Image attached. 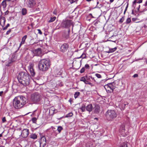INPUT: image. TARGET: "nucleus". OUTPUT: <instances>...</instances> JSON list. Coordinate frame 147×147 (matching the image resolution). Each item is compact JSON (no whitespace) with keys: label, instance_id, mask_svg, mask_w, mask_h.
I'll list each match as a JSON object with an SVG mask.
<instances>
[{"label":"nucleus","instance_id":"f257e3e1","mask_svg":"<svg viewBox=\"0 0 147 147\" xmlns=\"http://www.w3.org/2000/svg\"><path fill=\"white\" fill-rule=\"evenodd\" d=\"M30 78V76L27 71L21 72L18 74L17 76L19 82L25 86L29 85Z\"/></svg>","mask_w":147,"mask_h":147},{"label":"nucleus","instance_id":"f03ea898","mask_svg":"<svg viewBox=\"0 0 147 147\" xmlns=\"http://www.w3.org/2000/svg\"><path fill=\"white\" fill-rule=\"evenodd\" d=\"M26 98L22 96L16 97L13 100V107L16 109L22 107L26 103Z\"/></svg>","mask_w":147,"mask_h":147},{"label":"nucleus","instance_id":"7ed1b4c3","mask_svg":"<svg viewBox=\"0 0 147 147\" xmlns=\"http://www.w3.org/2000/svg\"><path fill=\"white\" fill-rule=\"evenodd\" d=\"M38 67L40 70L42 71L47 70L50 67L49 60L46 59L41 60L39 62Z\"/></svg>","mask_w":147,"mask_h":147},{"label":"nucleus","instance_id":"20e7f679","mask_svg":"<svg viewBox=\"0 0 147 147\" xmlns=\"http://www.w3.org/2000/svg\"><path fill=\"white\" fill-rule=\"evenodd\" d=\"M105 116L108 120L112 121L116 117L117 114L113 110H108L106 113Z\"/></svg>","mask_w":147,"mask_h":147},{"label":"nucleus","instance_id":"39448f33","mask_svg":"<svg viewBox=\"0 0 147 147\" xmlns=\"http://www.w3.org/2000/svg\"><path fill=\"white\" fill-rule=\"evenodd\" d=\"M41 99V96L38 93L36 92L31 95V100L34 103H38Z\"/></svg>","mask_w":147,"mask_h":147},{"label":"nucleus","instance_id":"423d86ee","mask_svg":"<svg viewBox=\"0 0 147 147\" xmlns=\"http://www.w3.org/2000/svg\"><path fill=\"white\" fill-rule=\"evenodd\" d=\"M72 25V22L71 20H63L61 23V26L63 27L68 28Z\"/></svg>","mask_w":147,"mask_h":147},{"label":"nucleus","instance_id":"0eeeda50","mask_svg":"<svg viewBox=\"0 0 147 147\" xmlns=\"http://www.w3.org/2000/svg\"><path fill=\"white\" fill-rule=\"evenodd\" d=\"M115 84L114 83H109L107 85H105L104 86L105 88H109L110 90L109 89H107V91L109 93H112L113 92V90L115 88Z\"/></svg>","mask_w":147,"mask_h":147},{"label":"nucleus","instance_id":"6e6552de","mask_svg":"<svg viewBox=\"0 0 147 147\" xmlns=\"http://www.w3.org/2000/svg\"><path fill=\"white\" fill-rule=\"evenodd\" d=\"M69 48V45L67 43H64L60 47V51L65 53L67 51Z\"/></svg>","mask_w":147,"mask_h":147},{"label":"nucleus","instance_id":"1a4fd4ad","mask_svg":"<svg viewBox=\"0 0 147 147\" xmlns=\"http://www.w3.org/2000/svg\"><path fill=\"white\" fill-rule=\"evenodd\" d=\"M36 0H26V3L27 6L29 8H32L36 4Z\"/></svg>","mask_w":147,"mask_h":147},{"label":"nucleus","instance_id":"9d476101","mask_svg":"<svg viewBox=\"0 0 147 147\" xmlns=\"http://www.w3.org/2000/svg\"><path fill=\"white\" fill-rule=\"evenodd\" d=\"M46 140L45 136L42 137L40 140V147H44L46 146Z\"/></svg>","mask_w":147,"mask_h":147},{"label":"nucleus","instance_id":"9b49d317","mask_svg":"<svg viewBox=\"0 0 147 147\" xmlns=\"http://www.w3.org/2000/svg\"><path fill=\"white\" fill-rule=\"evenodd\" d=\"M28 69L29 70L31 76L33 77L34 76L35 73L33 69V65L32 63L30 64L29 66L28 67Z\"/></svg>","mask_w":147,"mask_h":147},{"label":"nucleus","instance_id":"f8f14e48","mask_svg":"<svg viewBox=\"0 0 147 147\" xmlns=\"http://www.w3.org/2000/svg\"><path fill=\"white\" fill-rule=\"evenodd\" d=\"M29 134V129H24L22 130L21 135L23 138H26L28 136Z\"/></svg>","mask_w":147,"mask_h":147},{"label":"nucleus","instance_id":"ddd939ff","mask_svg":"<svg viewBox=\"0 0 147 147\" xmlns=\"http://www.w3.org/2000/svg\"><path fill=\"white\" fill-rule=\"evenodd\" d=\"M15 56H12V58L11 59L9 60L6 63V65L7 66H10L11 64L14 62L16 59H14Z\"/></svg>","mask_w":147,"mask_h":147},{"label":"nucleus","instance_id":"4468645a","mask_svg":"<svg viewBox=\"0 0 147 147\" xmlns=\"http://www.w3.org/2000/svg\"><path fill=\"white\" fill-rule=\"evenodd\" d=\"M6 20L5 18L2 16L0 18V24L2 27H3L5 25Z\"/></svg>","mask_w":147,"mask_h":147},{"label":"nucleus","instance_id":"2eb2a0df","mask_svg":"<svg viewBox=\"0 0 147 147\" xmlns=\"http://www.w3.org/2000/svg\"><path fill=\"white\" fill-rule=\"evenodd\" d=\"M70 30L69 29L67 32H65L62 34L63 37L66 39H68L69 37Z\"/></svg>","mask_w":147,"mask_h":147},{"label":"nucleus","instance_id":"dca6fc26","mask_svg":"<svg viewBox=\"0 0 147 147\" xmlns=\"http://www.w3.org/2000/svg\"><path fill=\"white\" fill-rule=\"evenodd\" d=\"M86 110L89 113L93 110V106L92 104H89L86 107Z\"/></svg>","mask_w":147,"mask_h":147},{"label":"nucleus","instance_id":"f3484780","mask_svg":"<svg viewBox=\"0 0 147 147\" xmlns=\"http://www.w3.org/2000/svg\"><path fill=\"white\" fill-rule=\"evenodd\" d=\"M7 1V0H3L1 5H0V6H1V7H2L3 8L4 10L5 9V8H6L7 5V4L6 3V1Z\"/></svg>","mask_w":147,"mask_h":147},{"label":"nucleus","instance_id":"a211bd4d","mask_svg":"<svg viewBox=\"0 0 147 147\" xmlns=\"http://www.w3.org/2000/svg\"><path fill=\"white\" fill-rule=\"evenodd\" d=\"M100 111V107L97 105H95V106L94 112L95 113H98Z\"/></svg>","mask_w":147,"mask_h":147},{"label":"nucleus","instance_id":"6ab92c4d","mask_svg":"<svg viewBox=\"0 0 147 147\" xmlns=\"http://www.w3.org/2000/svg\"><path fill=\"white\" fill-rule=\"evenodd\" d=\"M27 36L26 35L24 36L22 38V40L21 43L20 44V45L19 48L22 45H23L24 43L25 40H26V39L27 38Z\"/></svg>","mask_w":147,"mask_h":147},{"label":"nucleus","instance_id":"aec40b11","mask_svg":"<svg viewBox=\"0 0 147 147\" xmlns=\"http://www.w3.org/2000/svg\"><path fill=\"white\" fill-rule=\"evenodd\" d=\"M35 53L38 56H40L42 53V51L40 48H38L35 50Z\"/></svg>","mask_w":147,"mask_h":147},{"label":"nucleus","instance_id":"412c9836","mask_svg":"<svg viewBox=\"0 0 147 147\" xmlns=\"http://www.w3.org/2000/svg\"><path fill=\"white\" fill-rule=\"evenodd\" d=\"M117 47H115L113 48H110L109 50L107 52L108 53H113L117 49Z\"/></svg>","mask_w":147,"mask_h":147},{"label":"nucleus","instance_id":"4be33fe9","mask_svg":"<svg viewBox=\"0 0 147 147\" xmlns=\"http://www.w3.org/2000/svg\"><path fill=\"white\" fill-rule=\"evenodd\" d=\"M80 109L81 110L82 112L85 111L86 109L85 105L84 104H82Z\"/></svg>","mask_w":147,"mask_h":147},{"label":"nucleus","instance_id":"5701e85b","mask_svg":"<svg viewBox=\"0 0 147 147\" xmlns=\"http://www.w3.org/2000/svg\"><path fill=\"white\" fill-rule=\"evenodd\" d=\"M37 136L35 134H32L30 135V138L33 139H35L37 138Z\"/></svg>","mask_w":147,"mask_h":147},{"label":"nucleus","instance_id":"b1692460","mask_svg":"<svg viewBox=\"0 0 147 147\" xmlns=\"http://www.w3.org/2000/svg\"><path fill=\"white\" fill-rule=\"evenodd\" d=\"M27 12V10L26 8H24L22 9V13L23 15L24 16L26 14Z\"/></svg>","mask_w":147,"mask_h":147},{"label":"nucleus","instance_id":"393cba45","mask_svg":"<svg viewBox=\"0 0 147 147\" xmlns=\"http://www.w3.org/2000/svg\"><path fill=\"white\" fill-rule=\"evenodd\" d=\"M80 81L83 82L85 83H86V82H87V81L86 80V76H83L81 77L80 78Z\"/></svg>","mask_w":147,"mask_h":147},{"label":"nucleus","instance_id":"a878e982","mask_svg":"<svg viewBox=\"0 0 147 147\" xmlns=\"http://www.w3.org/2000/svg\"><path fill=\"white\" fill-rule=\"evenodd\" d=\"M63 129V128L61 126H59L57 127V130L58 131L59 133H60Z\"/></svg>","mask_w":147,"mask_h":147},{"label":"nucleus","instance_id":"bb28decb","mask_svg":"<svg viewBox=\"0 0 147 147\" xmlns=\"http://www.w3.org/2000/svg\"><path fill=\"white\" fill-rule=\"evenodd\" d=\"M80 93L79 92H76L74 94V98H76L80 95Z\"/></svg>","mask_w":147,"mask_h":147},{"label":"nucleus","instance_id":"cd10ccee","mask_svg":"<svg viewBox=\"0 0 147 147\" xmlns=\"http://www.w3.org/2000/svg\"><path fill=\"white\" fill-rule=\"evenodd\" d=\"M56 19L55 17H51L50 18V20H49V22H52L54 21Z\"/></svg>","mask_w":147,"mask_h":147},{"label":"nucleus","instance_id":"c85d7f7f","mask_svg":"<svg viewBox=\"0 0 147 147\" xmlns=\"http://www.w3.org/2000/svg\"><path fill=\"white\" fill-rule=\"evenodd\" d=\"M73 115V114L72 113H68L66 115V116H65L66 117H71Z\"/></svg>","mask_w":147,"mask_h":147},{"label":"nucleus","instance_id":"c756f323","mask_svg":"<svg viewBox=\"0 0 147 147\" xmlns=\"http://www.w3.org/2000/svg\"><path fill=\"white\" fill-rule=\"evenodd\" d=\"M37 119L36 117H34L32 119V121L33 123H36V121Z\"/></svg>","mask_w":147,"mask_h":147},{"label":"nucleus","instance_id":"7c9ffc66","mask_svg":"<svg viewBox=\"0 0 147 147\" xmlns=\"http://www.w3.org/2000/svg\"><path fill=\"white\" fill-rule=\"evenodd\" d=\"M10 24H7L6 26L3 28V30H6L7 28L9 26Z\"/></svg>","mask_w":147,"mask_h":147},{"label":"nucleus","instance_id":"2f4dec72","mask_svg":"<svg viewBox=\"0 0 147 147\" xmlns=\"http://www.w3.org/2000/svg\"><path fill=\"white\" fill-rule=\"evenodd\" d=\"M85 71V68L84 67H82L80 71V73H83Z\"/></svg>","mask_w":147,"mask_h":147},{"label":"nucleus","instance_id":"473e14b6","mask_svg":"<svg viewBox=\"0 0 147 147\" xmlns=\"http://www.w3.org/2000/svg\"><path fill=\"white\" fill-rule=\"evenodd\" d=\"M121 147H127V145L126 143H123L121 146Z\"/></svg>","mask_w":147,"mask_h":147},{"label":"nucleus","instance_id":"72a5a7b5","mask_svg":"<svg viewBox=\"0 0 147 147\" xmlns=\"http://www.w3.org/2000/svg\"><path fill=\"white\" fill-rule=\"evenodd\" d=\"M124 20V17H122L121 19H120L119 20V22L121 23H122Z\"/></svg>","mask_w":147,"mask_h":147},{"label":"nucleus","instance_id":"f704fd0d","mask_svg":"<svg viewBox=\"0 0 147 147\" xmlns=\"http://www.w3.org/2000/svg\"><path fill=\"white\" fill-rule=\"evenodd\" d=\"M95 76L98 78H101V75L98 74H96Z\"/></svg>","mask_w":147,"mask_h":147},{"label":"nucleus","instance_id":"c9c22d12","mask_svg":"<svg viewBox=\"0 0 147 147\" xmlns=\"http://www.w3.org/2000/svg\"><path fill=\"white\" fill-rule=\"evenodd\" d=\"M84 67L86 69H90V67L88 64H86L85 65Z\"/></svg>","mask_w":147,"mask_h":147},{"label":"nucleus","instance_id":"e433bc0d","mask_svg":"<svg viewBox=\"0 0 147 147\" xmlns=\"http://www.w3.org/2000/svg\"><path fill=\"white\" fill-rule=\"evenodd\" d=\"M86 57V55L85 54L83 53L82 55L79 58H80L81 57L82 58H84Z\"/></svg>","mask_w":147,"mask_h":147},{"label":"nucleus","instance_id":"4c0bfd02","mask_svg":"<svg viewBox=\"0 0 147 147\" xmlns=\"http://www.w3.org/2000/svg\"><path fill=\"white\" fill-rule=\"evenodd\" d=\"M131 21V19L130 18H128L126 20V23L127 24L129 23Z\"/></svg>","mask_w":147,"mask_h":147},{"label":"nucleus","instance_id":"58836bf2","mask_svg":"<svg viewBox=\"0 0 147 147\" xmlns=\"http://www.w3.org/2000/svg\"><path fill=\"white\" fill-rule=\"evenodd\" d=\"M86 79H87V80H90V78H91V76H86Z\"/></svg>","mask_w":147,"mask_h":147},{"label":"nucleus","instance_id":"ea45409f","mask_svg":"<svg viewBox=\"0 0 147 147\" xmlns=\"http://www.w3.org/2000/svg\"><path fill=\"white\" fill-rule=\"evenodd\" d=\"M99 2L98 1L97 2V4L96 7H98V8H100L102 6V5L100 4V5H99L98 6V4H99Z\"/></svg>","mask_w":147,"mask_h":147},{"label":"nucleus","instance_id":"a19ab883","mask_svg":"<svg viewBox=\"0 0 147 147\" xmlns=\"http://www.w3.org/2000/svg\"><path fill=\"white\" fill-rule=\"evenodd\" d=\"M77 0H69V1L71 3H72L74 2L77 1Z\"/></svg>","mask_w":147,"mask_h":147},{"label":"nucleus","instance_id":"79ce46f5","mask_svg":"<svg viewBox=\"0 0 147 147\" xmlns=\"http://www.w3.org/2000/svg\"><path fill=\"white\" fill-rule=\"evenodd\" d=\"M11 31V29H9L6 32V34L8 35Z\"/></svg>","mask_w":147,"mask_h":147},{"label":"nucleus","instance_id":"37998d69","mask_svg":"<svg viewBox=\"0 0 147 147\" xmlns=\"http://www.w3.org/2000/svg\"><path fill=\"white\" fill-rule=\"evenodd\" d=\"M2 121L3 123H4L6 121V118L5 117H4L2 119Z\"/></svg>","mask_w":147,"mask_h":147},{"label":"nucleus","instance_id":"c03bdc74","mask_svg":"<svg viewBox=\"0 0 147 147\" xmlns=\"http://www.w3.org/2000/svg\"><path fill=\"white\" fill-rule=\"evenodd\" d=\"M88 17H89L91 18H94V17L92 16V14L91 13H90L88 15Z\"/></svg>","mask_w":147,"mask_h":147},{"label":"nucleus","instance_id":"a18cd8bd","mask_svg":"<svg viewBox=\"0 0 147 147\" xmlns=\"http://www.w3.org/2000/svg\"><path fill=\"white\" fill-rule=\"evenodd\" d=\"M38 31V33L40 34L41 35L42 34V33L40 30L39 29H38L37 30Z\"/></svg>","mask_w":147,"mask_h":147},{"label":"nucleus","instance_id":"49530a36","mask_svg":"<svg viewBox=\"0 0 147 147\" xmlns=\"http://www.w3.org/2000/svg\"><path fill=\"white\" fill-rule=\"evenodd\" d=\"M86 83H85V84H88L89 85H91V86H92L93 85L90 82L87 81V82H86Z\"/></svg>","mask_w":147,"mask_h":147},{"label":"nucleus","instance_id":"de8ad7c7","mask_svg":"<svg viewBox=\"0 0 147 147\" xmlns=\"http://www.w3.org/2000/svg\"><path fill=\"white\" fill-rule=\"evenodd\" d=\"M53 13L54 14H55V15L57 14V11L56 9L54 10L53 11Z\"/></svg>","mask_w":147,"mask_h":147},{"label":"nucleus","instance_id":"09e8293b","mask_svg":"<svg viewBox=\"0 0 147 147\" xmlns=\"http://www.w3.org/2000/svg\"><path fill=\"white\" fill-rule=\"evenodd\" d=\"M138 74H134L133 76V77H134V78H137V77H138Z\"/></svg>","mask_w":147,"mask_h":147},{"label":"nucleus","instance_id":"8fccbe9b","mask_svg":"<svg viewBox=\"0 0 147 147\" xmlns=\"http://www.w3.org/2000/svg\"><path fill=\"white\" fill-rule=\"evenodd\" d=\"M137 19L136 18H132V21L134 22L136 21Z\"/></svg>","mask_w":147,"mask_h":147},{"label":"nucleus","instance_id":"3c124183","mask_svg":"<svg viewBox=\"0 0 147 147\" xmlns=\"http://www.w3.org/2000/svg\"><path fill=\"white\" fill-rule=\"evenodd\" d=\"M3 91H1L0 92V96H2L3 94Z\"/></svg>","mask_w":147,"mask_h":147},{"label":"nucleus","instance_id":"603ef678","mask_svg":"<svg viewBox=\"0 0 147 147\" xmlns=\"http://www.w3.org/2000/svg\"><path fill=\"white\" fill-rule=\"evenodd\" d=\"M9 11L8 10L5 13V15H7L9 13Z\"/></svg>","mask_w":147,"mask_h":147},{"label":"nucleus","instance_id":"864d4df0","mask_svg":"<svg viewBox=\"0 0 147 147\" xmlns=\"http://www.w3.org/2000/svg\"><path fill=\"white\" fill-rule=\"evenodd\" d=\"M142 0H139L138 1L137 3H142Z\"/></svg>","mask_w":147,"mask_h":147},{"label":"nucleus","instance_id":"5fc2aeb1","mask_svg":"<svg viewBox=\"0 0 147 147\" xmlns=\"http://www.w3.org/2000/svg\"><path fill=\"white\" fill-rule=\"evenodd\" d=\"M72 101V100L71 98H70L69 100V102L71 103V102Z\"/></svg>","mask_w":147,"mask_h":147},{"label":"nucleus","instance_id":"6e6d98bb","mask_svg":"<svg viewBox=\"0 0 147 147\" xmlns=\"http://www.w3.org/2000/svg\"><path fill=\"white\" fill-rule=\"evenodd\" d=\"M91 78L93 80H94V81H95V80L94 79V77H92V76H91Z\"/></svg>","mask_w":147,"mask_h":147},{"label":"nucleus","instance_id":"4d7b16f0","mask_svg":"<svg viewBox=\"0 0 147 147\" xmlns=\"http://www.w3.org/2000/svg\"><path fill=\"white\" fill-rule=\"evenodd\" d=\"M147 10V8H144L142 11V12L146 11Z\"/></svg>","mask_w":147,"mask_h":147},{"label":"nucleus","instance_id":"13d9d810","mask_svg":"<svg viewBox=\"0 0 147 147\" xmlns=\"http://www.w3.org/2000/svg\"><path fill=\"white\" fill-rule=\"evenodd\" d=\"M147 5V0L146 1V2L145 3V4L144 5V6H146Z\"/></svg>","mask_w":147,"mask_h":147},{"label":"nucleus","instance_id":"bf43d9fd","mask_svg":"<svg viewBox=\"0 0 147 147\" xmlns=\"http://www.w3.org/2000/svg\"><path fill=\"white\" fill-rule=\"evenodd\" d=\"M136 0H135L134 2H133V5L134 4H135L136 3Z\"/></svg>","mask_w":147,"mask_h":147},{"label":"nucleus","instance_id":"052dcab7","mask_svg":"<svg viewBox=\"0 0 147 147\" xmlns=\"http://www.w3.org/2000/svg\"><path fill=\"white\" fill-rule=\"evenodd\" d=\"M140 5H139L138 7V11H139V9H140Z\"/></svg>","mask_w":147,"mask_h":147},{"label":"nucleus","instance_id":"680f3d73","mask_svg":"<svg viewBox=\"0 0 147 147\" xmlns=\"http://www.w3.org/2000/svg\"><path fill=\"white\" fill-rule=\"evenodd\" d=\"M113 36H114V35L112 36L111 37H110L109 38V39H112V37H113Z\"/></svg>","mask_w":147,"mask_h":147},{"label":"nucleus","instance_id":"e2e57ef3","mask_svg":"<svg viewBox=\"0 0 147 147\" xmlns=\"http://www.w3.org/2000/svg\"><path fill=\"white\" fill-rule=\"evenodd\" d=\"M105 88L106 89L107 92H108V91H107V89L106 88ZM108 89H109V90H110V89L109 88H108Z\"/></svg>","mask_w":147,"mask_h":147},{"label":"nucleus","instance_id":"0e129e2a","mask_svg":"<svg viewBox=\"0 0 147 147\" xmlns=\"http://www.w3.org/2000/svg\"><path fill=\"white\" fill-rule=\"evenodd\" d=\"M114 0H110V2L111 3H112L113 1Z\"/></svg>","mask_w":147,"mask_h":147},{"label":"nucleus","instance_id":"69168bd1","mask_svg":"<svg viewBox=\"0 0 147 147\" xmlns=\"http://www.w3.org/2000/svg\"><path fill=\"white\" fill-rule=\"evenodd\" d=\"M131 14H134V10H132Z\"/></svg>","mask_w":147,"mask_h":147},{"label":"nucleus","instance_id":"338daca9","mask_svg":"<svg viewBox=\"0 0 147 147\" xmlns=\"http://www.w3.org/2000/svg\"><path fill=\"white\" fill-rule=\"evenodd\" d=\"M92 0H86V1H91Z\"/></svg>","mask_w":147,"mask_h":147},{"label":"nucleus","instance_id":"774afa93","mask_svg":"<svg viewBox=\"0 0 147 147\" xmlns=\"http://www.w3.org/2000/svg\"><path fill=\"white\" fill-rule=\"evenodd\" d=\"M2 136V134H0V137H1Z\"/></svg>","mask_w":147,"mask_h":147}]
</instances>
